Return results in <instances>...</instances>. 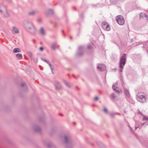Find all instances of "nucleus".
Instances as JSON below:
<instances>
[{"instance_id": "nucleus-1", "label": "nucleus", "mask_w": 148, "mask_h": 148, "mask_svg": "<svg viewBox=\"0 0 148 148\" xmlns=\"http://www.w3.org/2000/svg\"><path fill=\"white\" fill-rule=\"evenodd\" d=\"M26 28L27 30L31 33L34 34L36 32V28L32 23H28L26 27Z\"/></svg>"}, {"instance_id": "nucleus-2", "label": "nucleus", "mask_w": 148, "mask_h": 148, "mask_svg": "<svg viewBox=\"0 0 148 148\" xmlns=\"http://www.w3.org/2000/svg\"><path fill=\"white\" fill-rule=\"evenodd\" d=\"M136 98L138 101L141 102H145L147 99L146 96L141 93L138 94Z\"/></svg>"}, {"instance_id": "nucleus-3", "label": "nucleus", "mask_w": 148, "mask_h": 148, "mask_svg": "<svg viewBox=\"0 0 148 148\" xmlns=\"http://www.w3.org/2000/svg\"><path fill=\"white\" fill-rule=\"evenodd\" d=\"M116 21L117 23L121 25H123L125 23L124 18L121 15L118 16L116 17Z\"/></svg>"}, {"instance_id": "nucleus-4", "label": "nucleus", "mask_w": 148, "mask_h": 148, "mask_svg": "<svg viewBox=\"0 0 148 148\" xmlns=\"http://www.w3.org/2000/svg\"><path fill=\"white\" fill-rule=\"evenodd\" d=\"M84 49V46H79L76 52L77 55L78 56H81L82 55Z\"/></svg>"}, {"instance_id": "nucleus-5", "label": "nucleus", "mask_w": 148, "mask_h": 148, "mask_svg": "<svg viewBox=\"0 0 148 148\" xmlns=\"http://www.w3.org/2000/svg\"><path fill=\"white\" fill-rule=\"evenodd\" d=\"M102 27L106 31H109L110 29V26L105 22H103L102 24Z\"/></svg>"}, {"instance_id": "nucleus-6", "label": "nucleus", "mask_w": 148, "mask_h": 148, "mask_svg": "<svg viewBox=\"0 0 148 148\" xmlns=\"http://www.w3.org/2000/svg\"><path fill=\"white\" fill-rule=\"evenodd\" d=\"M125 63V56H122L121 60L120 67L121 69V71L122 72L123 66Z\"/></svg>"}, {"instance_id": "nucleus-7", "label": "nucleus", "mask_w": 148, "mask_h": 148, "mask_svg": "<svg viewBox=\"0 0 148 148\" xmlns=\"http://www.w3.org/2000/svg\"><path fill=\"white\" fill-rule=\"evenodd\" d=\"M97 68L99 70L102 71L106 69V66L103 64H98L97 66Z\"/></svg>"}, {"instance_id": "nucleus-8", "label": "nucleus", "mask_w": 148, "mask_h": 148, "mask_svg": "<svg viewBox=\"0 0 148 148\" xmlns=\"http://www.w3.org/2000/svg\"><path fill=\"white\" fill-rule=\"evenodd\" d=\"M146 18L147 20L148 21V16L144 13H141L140 14V20L142 18Z\"/></svg>"}, {"instance_id": "nucleus-9", "label": "nucleus", "mask_w": 148, "mask_h": 148, "mask_svg": "<svg viewBox=\"0 0 148 148\" xmlns=\"http://www.w3.org/2000/svg\"><path fill=\"white\" fill-rule=\"evenodd\" d=\"M12 32L14 34H17L19 33V31L16 27H13L12 29Z\"/></svg>"}, {"instance_id": "nucleus-10", "label": "nucleus", "mask_w": 148, "mask_h": 148, "mask_svg": "<svg viewBox=\"0 0 148 148\" xmlns=\"http://www.w3.org/2000/svg\"><path fill=\"white\" fill-rule=\"evenodd\" d=\"M143 47L145 48V50L148 53V41L145 42V44L143 45Z\"/></svg>"}, {"instance_id": "nucleus-11", "label": "nucleus", "mask_w": 148, "mask_h": 148, "mask_svg": "<svg viewBox=\"0 0 148 148\" xmlns=\"http://www.w3.org/2000/svg\"><path fill=\"white\" fill-rule=\"evenodd\" d=\"M46 13L48 15H50L53 13V10L51 9H48L46 10Z\"/></svg>"}, {"instance_id": "nucleus-12", "label": "nucleus", "mask_w": 148, "mask_h": 148, "mask_svg": "<svg viewBox=\"0 0 148 148\" xmlns=\"http://www.w3.org/2000/svg\"><path fill=\"white\" fill-rule=\"evenodd\" d=\"M0 12H1L3 13L5 17H8L9 16L8 14L6 9H5L3 12V11L1 10H0Z\"/></svg>"}, {"instance_id": "nucleus-13", "label": "nucleus", "mask_w": 148, "mask_h": 148, "mask_svg": "<svg viewBox=\"0 0 148 148\" xmlns=\"http://www.w3.org/2000/svg\"><path fill=\"white\" fill-rule=\"evenodd\" d=\"M57 44L56 43H53L52 44L51 46V49L53 50H55L57 48Z\"/></svg>"}, {"instance_id": "nucleus-14", "label": "nucleus", "mask_w": 148, "mask_h": 148, "mask_svg": "<svg viewBox=\"0 0 148 148\" xmlns=\"http://www.w3.org/2000/svg\"><path fill=\"white\" fill-rule=\"evenodd\" d=\"M40 32L42 35H44L45 34V32L43 27H41L40 30Z\"/></svg>"}, {"instance_id": "nucleus-15", "label": "nucleus", "mask_w": 148, "mask_h": 148, "mask_svg": "<svg viewBox=\"0 0 148 148\" xmlns=\"http://www.w3.org/2000/svg\"><path fill=\"white\" fill-rule=\"evenodd\" d=\"M21 50L19 48H14L13 50V51L14 53H17L21 51Z\"/></svg>"}, {"instance_id": "nucleus-16", "label": "nucleus", "mask_w": 148, "mask_h": 148, "mask_svg": "<svg viewBox=\"0 0 148 148\" xmlns=\"http://www.w3.org/2000/svg\"><path fill=\"white\" fill-rule=\"evenodd\" d=\"M110 3L112 4H116L117 3V2H118V0H110Z\"/></svg>"}, {"instance_id": "nucleus-17", "label": "nucleus", "mask_w": 148, "mask_h": 148, "mask_svg": "<svg viewBox=\"0 0 148 148\" xmlns=\"http://www.w3.org/2000/svg\"><path fill=\"white\" fill-rule=\"evenodd\" d=\"M55 85L56 88V89L58 90V89H59L60 88V85L58 82H56L55 84Z\"/></svg>"}, {"instance_id": "nucleus-18", "label": "nucleus", "mask_w": 148, "mask_h": 148, "mask_svg": "<svg viewBox=\"0 0 148 148\" xmlns=\"http://www.w3.org/2000/svg\"><path fill=\"white\" fill-rule=\"evenodd\" d=\"M36 13V12L34 11H32L30 12H29V15L33 16Z\"/></svg>"}, {"instance_id": "nucleus-19", "label": "nucleus", "mask_w": 148, "mask_h": 148, "mask_svg": "<svg viewBox=\"0 0 148 148\" xmlns=\"http://www.w3.org/2000/svg\"><path fill=\"white\" fill-rule=\"evenodd\" d=\"M92 44L91 43L88 45L87 48L89 49H92Z\"/></svg>"}, {"instance_id": "nucleus-20", "label": "nucleus", "mask_w": 148, "mask_h": 148, "mask_svg": "<svg viewBox=\"0 0 148 148\" xmlns=\"http://www.w3.org/2000/svg\"><path fill=\"white\" fill-rule=\"evenodd\" d=\"M42 22V20L41 18H38V23H40Z\"/></svg>"}, {"instance_id": "nucleus-21", "label": "nucleus", "mask_w": 148, "mask_h": 148, "mask_svg": "<svg viewBox=\"0 0 148 148\" xmlns=\"http://www.w3.org/2000/svg\"><path fill=\"white\" fill-rule=\"evenodd\" d=\"M143 120L145 121L148 120V117L143 116Z\"/></svg>"}, {"instance_id": "nucleus-22", "label": "nucleus", "mask_w": 148, "mask_h": 148, "mask_svg": "<svg viewBox=\"0 0 148 148\" xmlns=\"http://www.w3.org/2000/svg\"><path fill=\"white\" fill-rule=\"evenodd\" d=\"M140 44L139 42H136V44H133L132 45L134 47H136Z\"/></svg>"}, {"instance_id": "nucleus-23", "label": "nucleus", "mask_w": 148, "mask_h": 148, "mask_svg": "<svg viewBox=\"0 0 148 148\" xmlns=\"http://www.w3.org/2000/svg\"><path fill=\"white\" fill-rule=\"evenodd\" d=\"M16 58L17 60H19L22 58V56H16Z\"/></svg>"}, {"instance_id": "nucleus-24", "label": "nucleus", "mask_w": 148, "mask_h": 148, "mask_svg": "<svg viewBox=\"0 0 148 148\" xmlns=\"http://www.w3.org/2000/svg\"><path fill=\"white\" fill-rule=\"evenodd\" d=\"M27 54L28 55V56H32V53L30 51L27 52Z\"/></svg>"}, {"instance_id": "nucleus-25", "label": "nucleus", "mask_w": 148, "mask_h": 148, "mask_svg": "<svg viewBox=\"0 0 148 148\" xmlns=\"http://www.w3.org/2000/svg\"><path fill=\"white\" fill-rule=\"evenodd\" d=\"M116 87L114 85H113L112 86V88L114 90H116Z\"/></svg>"}, {"instance_id": "nucleus-26", "label": "nucleus", "mask_w": 148, "mask_h": 148, "mask_svg": "<svg viewBox=\"0 0 148 148\" xmlns=\"http://www.w3.org/2000/svg\"><path fill=\"white\" fill-rule=\"evenodd\" d=\"M96 6L97 7H102V6H100V5L99 3H97L96 5Z\"/></svg>"}, {"instance_id": "nucleus-27", "label": "nucleus", "mask_w": 148, "mask_h": 148, "mask_svg": "<svg viewBox=\"0 0 148 148\" xmlns=\"http://www.w3.org/2000/svg\"><path fill=\"white\" fill-rule=\"evenodd\" d=\"M39 49L40 51H42L43 50V47H40V48H39Z\"/></svg>"}, {"instance_id": "nucleus-28", "label": "nucleus", "mask_w": 148, "mask_h": 148, "mask_svg": "<svg viewBox=\"0 0 148 148\" xmlns=\"http://www.w3.org/2000/svg\"><path fill=\"white\" fill-rule=\"evenodd\" d=\"M125 93L127 95V94L128 93V91L127 90H125Z\"/></svg>"}, {"instance_id": "nucleus-29", "label": "nucleus", "mask_w": 148, "mask_h": 148, "mask_svg": "<svg viewBox=\"0 0 148 148\" xmlns=\"http://www.w3.org/2000/svg\"><path fill=\"white\" fill-rule=\"evenodd\" d=\"M98 97H95V101H97L98 100Z\"/></svg>"}, {"instance_id": "nucleus-30", "label": "nucleus", "mask_w": 148, "mask_h": 148, "mask_svg": "<svg viewBox=\"0 0 148 148\" xmlns=\"http://www.w3.org/2000/svg\"><path fill=\"white\" fill-rule=\"evenodd\" d=\"M104 110L106 112H107V109L106 108H105L104 109Z\"/></svg>"}, {"instance_id": "nucleus-31", "label": "nucleus", "mask_w": 148, "mask_h": 148, "mask_svg": "<svg viewBox=\"0 0 148 148\" xmlns=\"http://www.w3.org/2000/svg\"><path fill=\"white\" fill-rule=\"evenodd\" d=\"M133 39H131L130 40V43H132L133 42Z\"/></svg>"}, {"instance_id": "nucleus-32", "label": "nucleus", "mask_w": 148, "mask_h": 148, "mask_svg": "<svg viewBox=\"0 0 148 148\" xmlns=\"http://www.w3.org/2000/svg\"><path fill=\"white\" fill-rule=\"evenodd\" d=\"M16 56H22L21 54H17L16 55Z\"/></svg>"}, {"instance_id": "nucleus-33", "label": "nucleus", "mask_w": 148, "mask_h": 148, "mask_svg": "<svg viewBox=\"0 0 148 148\" xmlns=\"http://www.w3.org/2000/svg\"><path fill=\"white\" fill-rule=\"evenodd\" d=\"M49 64V65L50 66V67H51V70H52V68H51V64Z\"/></svg>"}, {"instance_id": "nucleus-34", "label": "nucleus", "mask_w": 148, "mask_h": 148, "mask_svg": "<svg viewBox=\"0 0 148 148\" xmlns=\"http://www.w3.org/2000/svg\"><path fill=\"white\" fill-rule=\"evenodd\" d=\"M70 38L71 40H72V37L71 36H70Z\"/></svg>"}, {"instance_id": "nucleus-35", "label": "nucleus", "mask_w": 148, "mask_h": 148, "mask_svg": "<svg viewBox=\"0 0 148 148\" xmlns=\"http://www.w3.org/2000/svg\"><path fill=\"white\" fill-rule=\"evenodd\" d=\"M123 56H126V55L125 54H123Z\"/></svg>"}, {"instance_id": "nucleus-36", "label": "nucleus", "mask_w": 148, "mask_h": 148, "mask_svg": "<svg viewBox=\"0 0 148 148\" xmlns=\"http://www.w3.org/2000/svg\"><path fill=\"white\" fill-rule=\"evenodd\" d=\"M25 84H23H23H21V85H22V86H23V85H24Z\"/></svg>"}, {"instance_id": "nucleus-37", "label": "nucleus", "mask_w": 148, "mask_h": 148, "mask_svg": "<svg viewBox=\"0 0 148 148\" xmlns=\"http://www.w3.org/2000/svg\"><path fill=\"white\" fill-rule=\"evenodd\" d=\"M30 56V58L31 59H32V56Z\"/></svg>"}, {"instance_id": "nucleus-38", "label": "nucleus", "mask_w": 148, "mask_h": 148, "mask_svg": "<svg viewBox=\"0 0 148 148\" xmlns=\"http://www.w3.org/2000/svg\"><path fill=\"white\" fill-rule=\"evenodd\" d=\"M33 41L34 42H35V41L34 40H33Z\"/></svg>"}]
</instances>
